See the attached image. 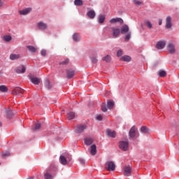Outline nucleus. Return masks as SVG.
Here are the masks:
<instances>
[{
    "label": "nucleus",
    "instance_id": "4468645a",
    "mask_svg": "<svg viewBox=\"0 0 179 179\" xmlns=\"http://www.w3.org/2000/svg\"><path fill=\"white\" fill-rule=\"evenodd\" d=\"M29 79L34 85H39L40 84V78H38L30 76Z\"/></svg>",
    "mask_w": 179,
    "mask_h": 179
},
{
    "label": "nucleus",
    "instance_id": "ddd939ff",
    "mask_svg": "<svg viewBox=\"0 0 179 179\" xmlns=\"http://www.w3.org/2000/svg\"><path fill=\"white\" fill-rule=\"evenodd\" d=\"M31 11V8H27L24 10H20L19 13L20 15H29Z\"/></svg>",
    "mask_w": 179,
    "mask_h": 179
},
{
    "label": "nucleus",
    "instance_id": "39448f33",
    "mask_svg": "<svg viewBox=\"0 0 179 179\" xmlns=\"http://www.w3.org/2000/svg\"><path fill=\"white\" fill-rule=\"evenodd\" d=\"M132 173V168H131V166H126L124 168V176H126L127 177H129V176H131Z\"/></svg>",
    "mask_w": 179,
    "mask_h": 179
},
{
    "label": "nucleus",
    "instance_id": "603ef678",
    "mask_svg": "<svg viewBox=\"0 0 179 179\" xmlns=\"http://www.w3.org/2000/svg\"><path fill=\"white\" fill-rule=\"evenodd\" d=\"M10 113H12V111H10V110H7L6 111V114L7 115H10Z\"/></svg>",
    "mask_w": 179,
    "mask_h": 179
},
{
    "label": "nucleus",
    "instance_id": "5701e85b",
    "mask_svg": "<svg viewBox=\"0 0 179 179\" xmlns=\"http://www.w3.org/2000/svg\"><path fill=\"white\" fill-rule=\"evenodd\" d=\"M120 61H124V62H131V57L128 55H124L120 57Z\"/></svg>",
    "mask_w": 179,
    "mask_h": 179
},
{
    "label": "nucleus",
    "instance_id": "2f4dec72",
    "mask_svg": "<svg viewBox=\"0 0 179 179\" xmlns=\"http://www.w3.org/2000/svg\"><path fill=\"white\" fill-rule=\"evenodd\" d=\"M85 143L87 146H90V145H92V143H93V140L92 138H85Z\"/></svg>",
    "mask_w": 179,
    "mask_h": 179
},
{
    "label": "nucleus",
    "instance_id": "b1692460",
    "mask_svg": "<svg viewBox=\"0 0 179 179\" xmlns=\"http://www.w3.org/2000/svg\"><path fill=\"white\" fill-rule=\"evenodd\" d=\"M19 58H20V55L11 54L10 55V59H11V61H15V59H19Z\"/></svg>",
    "mask_w": 179,
    "mask_h": 179
},
{
    "label": "nucleus",
    "instance_id": "9b49d317",
    "mask_svg": "<svg viewBox=\"0 0 179 179\" xmlns=\"http://www.w3.org/2000/svg\"><path fill=\"white\" fill-rule=\"evenodd\" d=\"M15 71L17 73H24L26 72V67L24 66H18Z\"/></svg>",
    "mask_w": 179,
    "mask_h": 179
},
{
    "label": "nucleus",
    "instance_id": "37998d69",
    "mask_svg": "<svg viewBox=\"0 0 179 179\" xmlns=\"http://www.w3.org/2000/svg\"><path fill=\"white\" fill-rule=\"evenodd\" d=\"M145 25H146L147 27H148L149 29H152V28H153V25L152 24V22H150V21H146V22H145Z\"/></svg>",
    "mask_w": 179,
    "mask_h": 179
},
{
    "label": "nucleus",
    "instance_id": "a18cd8bd",
    "mask_svg": "<svg viewBox=\"0 0 179 179\" xmlns=\"http://www.w3.org/2000/svg\"><path fill=\"white\" fill-rule=\"evenodd\" d=\"M91 61H92V64H97V57H92V58H91Z\"/></svg>",
    "mask_w": 179,
    "mask_h": 179
},
{
    "label": "nucleus",
    "instance_id": "6e6d98bb",
    "mask_svg": "<svg viewBox=\"0 0 179 179\" xmlns=\"http://www.w3.org/2000/svg\"><path fill=\"white\" fill-rule=\"evenodd\" d=\"M69 162H71L72 160V157H69Z\"/></svg>",
    "mask_w": 179,
    "mask_h": 179
},
{
    "label": "nucleus",
    "instance_id": "f704fd0d",
    "mask_svg": "<svg viewBox=\"0 0 179 179\" xmlns=\"http://www.w3.org/2000/svg\"><path fill=\"white\" fill-rule=\"evenodd\" d=\"M45 86L47 89H51L52 87V85L50 83V80H46L45 83Z\"/></svg>",
    "mask_w": 179,
    "mask_h": 179
},
{
    "label": "nucleus",
    "instance_id": "864d4df0",
    "mask_svg": "<svg viewBox=\"0 0 179 179\" xmlns=\"http://www.w3.org/2000/svg\"><path fill=\"white\" fill-rule=\"evenodd\" d=\"M80 163L81 164H85V159H80Z\"/></svg>",
    "mask_w": 179,
    "mask_h": 179
},
{
    "label": "nucleus",
    "instance_id": "c85d7f7f",
    "mask_svg": "<svg viewBox=\"0 0 179 179\" xmlns=\"http://www.w3.org/2000/svg\"><path fill=\"white\" fill-rule=\"evenodd\" d=\"M159 76H160V78H164V77L167 76V73L164 70H159Z\"/></svg>",
    "mask_w": 179,
    "mask_h": 179
},
{
    "label": "nucleus",
    "instance_id": "4d7b16f0",
    "mask_svg": "<svg viewBox=\"0 0 179 179\" xmlns=\"http://www.w3.org/2000/svg\"><path fill=\"white\" fill-rule=\"evenodd\" d=\"M0 127H2V122H0Z\"/></svg>",
    "mask_w": 179,
    "mask_h": 179
},
{
    "label": "nucleus",
    "instance_id": "c03bdc74",
    "mask_svg": "<svg viewBox=\"0 0 179 179\" xmlns=\"http://www.w3.org/2000/svg\"><path fill=\"white\" fill-rule=\"evenodd\" d=\"M131 38V32H128L125 36L124 41H129Z\"/></svg>",
    "mask_w": 179,
    "mask_h": 179
},
{
    "label": "nucleus",
    "instance_id": "c9c22d12",
    "mask_svg": "<svg viewBox=\"0 0 179 179\" xmlns=\"http://www.w3.org/2000/svg\"><path fill=\"white\" fill-rule=\"evenodd\" d=\"M41 128V124L36 123L34 127L33 128L34 131H38Z\"/></svg>",
    "mask_w": 179,
    "mask_h": 179
},
{
    "label": "nucleus",
    "instance_id": "a211bd4d",
    "mask_svg": "<svg viewBox=\"0 0 179 179\" xmlns=\"http://www.w3.org/2000/svg\"><path fill=\"white\" fill-rule=\"evenodd\" d=\"M106 135L110 138H115L117 133L115 131H111L110 129L106 130Z\"/></svg>",
    "mask_w": 179,
    "mask_h": 179
},
{
    "label": "nucleus",
    "instance_id": "aec40b11",
    "mask_svg": "<svg viewBox=\"0 0 179 179\" xmlns=\"http://www.w3.org/2000/svg\"><path fill=\"white\" fill-rule=\"evenodd\" d=\"M66 73H67L68 79H71V78H73V76H75V71H73V70H67Z\"/></svg>",
    "mask_w": 179,
    "mask_h": 179
},
{
    "label": "nucleus",
    "instance_id": "8fccbe9b",
    "mask_svg": "<svg viewBox=\"0 0 179 179\" xmlns=\"http://www.w3.org/2000/svg\"><path fill=\"white\" fill-rule=\"evenodd\" d=\"M2 156L3 157H6V156H9V152H3Z\"/></svg>",
    "mask_w": 179,
    "mask_h": 179
},
{
    "label": "nucleus",
    "instance_id": "393cba45",
    "mask_svg": "<svg viewBox=\"0 0 179 179\" xmlns=\"http://www.w3.org/2000/svg\"><path fill=\"white\" fill-rule=\"evenodd\" d=\"M75 112H69L67 113V119L69 120H73L75 118Z\"/></svg>",
    "mask_w": 179,
    "mask_h": 179
},
{
    "label": "nucleus",
    "instance_id": "ea45409f",
    "mask_svg": "<svg viewBox=\"0 0 179 179\" xmlns=\"http://www.w3.org/2000/svg\"><path fill=\"white\" fill-rule=\"evenodd\" d=\"M44 177H45V179H52V175L50 174L48 172L45 173Z\"/></svg>",
    "mask_w": 179,
    "mask_h": 179
},
{
    "label": "nucleus",
    "instance_id": "0eeeda50",
    "mask_svg": "<svg viewBox=\"0 0 179 179\" xmlns=\"http://www.w3.org/2000/svg\"><path fill=\"white\" fill-rule=\"evenodd\" d=\"M24 93V90L17 87H15L13 92H12V94H15L16 96H17V94H23Z\"/></svg>",
    "mask_w": 179,
    "mask_h": 179
},
{
    "label": "nucleus",
    "instance_id": "473e14b6",
    "mask_svg": "<svg viewBox=\"0 0 179 179\" xmlns=\"http://www.w3.org/2000/svg\"><path fill=\"white\" fill-rule=\"evenodd\" d=\"M102 60L106 61V62H111V56L108 55L106 57H103Z\"/></svg>",
    "mask_w": 179,
    "mask_h": 179
},
{
    "label": "nucleus",
    "instance_id": "e433bc0d",
    "mask_svg": "<svg viewBox=\"0 0 179 179\" xmlns=\"http://www.w3.org/2000/svg\"><path fill=\"white\" fill-rule=\"evenodd\" d=\"M57 166H55V164L50 165L49 171H57Z\"/></svg>",
    "mask_w": 179,
    "mask_h": 179
},
{
    "label": "nucleus",
    "instance_id": "de8ad7c7",
    "mask_svg": "<svg viewBox=\"0 0 179 179\" xmlns=\"http://www.w3.org/2000/svg\"><path fill=\"white\" fill-rule=\"evenodd\" d=\"M96 120H98V121H101L102 120H103V116L102 115H97L96 116Z\"/></svg>",
    "mask_w": 179,
    "mask_h": 179
},
{
    "label": "nucleus",
    "instance_id": "9d476101",
    "mask_svg": "<svg viewBox=\"0 0 179 179\" xmlns=\"http://www.w3.org/2000/svg\"><path fill=\"white\" fill-rule=\"evenodd\" d=\"M37 27L39 29V30H47V24L40 22L37 24Z\"/></svg>",
    "mask_w": 179,
    "mask_h": 179
},
{
    "label": "nucleus",
    "instance_id": "6e6552de",
    "mask_svg": "<svg viewBox=\"0 0 179 179\" xmlns=\"http://www.w3.org/2000/svg\"><path fill=\"white\" fill-rule=\"evenodd\" d=\"M121 34H127V33H129V27L128 25L124 24L120 29Z\"/></svg>",
    "mask_w": 179,
    "mask_h": 179
},
{
    "label": "nucleus",
    "instance_id": "20e7f679",
    "mask_svg": "<svg viewBox=\"0 0 179 179\" xmlns=\"http://www.w3.org/2000/svg\"><path fill=\"white\" fill-rule=\"evenodd\" d=\"M87 127L86 125L83 124H78L76 127V134H82V132H84V131L86 129Z\"/></svg>",
    "mask_w": 179,
    "mask_h": 179
},
{
    "label": "nucleus",
    "instance_id": "c756f323",
    "mask_svg": "<svg viewBox=\"0 0 179 179\" xmlns=\"http://www.w3.org/2000/svg\"><path fill=\"white\" fill-rule=\"evenodd\" d=\"M73 40L74 41H80V36H79V34H74L73 35Z\"/></svg>",
    "mask_w": 179,
    "mask_h": 179
},
{
    "label": "nucleus",
    "instance_id": "f257e3e1",
    "mask_svg": "<svg viewBox=\"0 0 179 179\" xmlns=\"http://www.w3.org/2000/svg\"><path fill=\"white\" fill-rule=\"evenodd\" d=\"M138 136H139V131H138V128H136L135 126H133L129 131V138H130V139H134V138H138Z\"/></svg>",
    "mask_w": 179,
    "mask_h": 179
},
{
    "label": "nucleus",
    "instance_id": "09e8293b",
    "mask_svg": "<svg viewBox=\"0 0 179 179\" xmlns=\"http://www.w3.org/2000/svg\"><path fill=\"white\" fill-rule=\"evenodd\" d=\"M41 54L43 57H45V55L47 54V52L45 50H41Z\"/></svg>",
    "mask_w": 179,
    "mask_h": 179
},
{
    "label": "nucleus",
    "instance_id": "5fc2aeb1",
    "mask_svg": "<svg viewBox=\"0 0 179 179\" xmlns=\"http://www.w3.org/2000/svg\"><path fill=\"white\" fill-rule=\"evenodd\" d=\"M162 23H163V20H159V25L162 26Z\"/></svg>",
    "mask_w": 179,
    "mask_h": 179
},
{
    "label": "nucleus",
    "instance_id": "2eb2a0df",
    "mask_svg": "<svg viewBox=\"0 0 179 179\" xmlns=\"http://www.w3.org/2000/svg\"><path fill=\"white\" fill-rule=\"evenodd\" d=\"M109 22L110 23H120V24L124 23V20L121 18H112Z\"/></svg>",
    "mask_w": 179,
    "mask_h": 179
},
{
    "label": "nucleus",
    "instance_id": "58836bf2",
    "mask_svg": "<svg viewBox=\"0 0 179 179\" xmlns=\"http://www.w3.org/2000/svg\"><path fill=\"white\" fill-rule=\"evenodd\" d=\"M101 110L103 111V113H107V105L106 103L102 104Z\"/></svg>",
    "mask_w": 179,
    "mask_h": 179
},
{
    "label": "nucleus",
    "instance_id": "a19ab883",
    "mask_svg": "<svg viewBox=\"0 0 179 179\" xmlns=\"http://www.w3.org/2000/svg\"><path fill=\"white\" fill-rule=\"evenodd\" d=\"M69 64V59H66L63 62L59 63V65H68Z\"/></svg>",
    "mask_w": 179,
    "mask_h": 179
},
{
    "label": "nucleus",
    "instance_id": "4c0bfd02",
    "mask_svg": "<svg viewBox=\"0 0 179 179\" xmlns=\"http://www.w3.org/2000/svg\"><path fill=\"white\" fill-rule=\"evenodd\" d=\"M74 5H76V6H82V5H83V1H75Z\"/></svg>",
    "mask_w": 179,
    "mask_h": 179
},
{
    "label": "nucleus",
    "instance_id": "72a5a7b5",
    "mask_svg": "<svg viewBox=\"0 0 179 179\" xmlns=\"http://www.w3.org/2000/svg\"><path fill=\"white\" fill-rule=\"evenodd\" d=\"M104 20H106V16L100 15L99 17V23H104Z\"/></svg>",
    "mask_w": 179,
    "mask_h": 179
},
{
    "label": "nucleus",
    "instance_id": "423d86ee",
    "mask_svg": "<svg viewBox=\"0 0 179 179\" xmlns=\"http://www.w3.org/2000/svg\"><path fill=\"white\" fill-rule=\"evenodd\" d=\"M112 32H113V36L115 38H117L118 36H120V34L121 33V29L120 28H115V27H112Z\"/></svg>",
    "mask_w": 179,
    "mask_h": 179
},
{
    "label": "nucleus",
    "instance_id": "79ce46f5",
    "mask_svg": "<svg viewBox=\"0 0 179 179\" xmlns=\"http://www.w3.org/2000/svg\"><path fill=\"white\" fill-rule=\"evenodd\" d=\"M7 90H8V87H6V86H5V85H1L0 86V92H5Z\"/></svg>",
    "mask_w": 179,
    "mask_h": 179
},
{
    "label": "nucleus",
    "instance_id": "3c124183",
    "mask_svg": "<svg viewBox=\"0 0 179 179\" xmlns=\"http://www.w3.org/2000/svg\"><path fill=\"white\" fill-rule=\"evenodd\" d=\"M6 5V3H5V2L0 1V8H2V6Z\"/></svg>",
    "mask_w": 179,
    "mask_h": 179
},
{
    "label": "nucleus",
    "instance_id": "dca6fc26",
    "mask_svg": "<svg viewBox=\"0 0 179 179\" xmlns=\"http://www.w3.org/2000/svg\"><path fill=\"white\" fill-rule=\"evenodd\" d=\"M59 162L63 166H66V164H68V159H66L65 156L61 155L59 157Z\"/></svg>",
    "mask_w": 179,
    "mask_h": 179
},
{
    "label": "nucleus",
    "instance_id": "f03ea898",
    "mask_svg": "<svg viewBox=\"0 0 179 179\" xmlns=\"http://www.w3.org/2000/svg\"><path fill=\"white\" fill-rule=\"evenodd\" d=\"M129 146V143H128V141H120L119 143L120 149H121V150H123L124 152H127V150H128Z\"/></svg>",
    "mask_w": 179,
    "mask_h": 179
},
{
    "label": "nucleus",
    "instance_id": "f8f14e48",
    "mask_svg": "<svg viewBox=\"0 0 179 179\" xmlns=\"http://www.w3.org/2000/svg\"><path fill=\"white\" fill-rule=\"evenodd\" d=\"M164 47H166V42L164 41H159L156 45V48H157V50H163Z\"/></svg>",
    "mask_w": 179,
    "mask_h": 179
},
{
    "label": "nucleus",
    "instance_id": "49530a36",
    "mask_svg": "<svg viewBox=\"0 0 179 179\" xmlns=\"http://www.w3.org/2000/svg\"><path fill=\"white\" fill-rule=\"evenodd\" d=\"M122 54H123L122 50H117V57H121V55H122Z\"/></svg>",
    "mask_w": 179,
    "mask_h": 179
},
{
    "label": "nucleus",
    "instance_id": "f3484780",
    "mask_svg": "<svg viewBox=\"0 0 179 179\" xmlns=\"http://www.w3.org/2000/svg\"><path fill=\"white\" fill-rule=\"evenodd\" d=\"M166 28L171 29V17L168 16L166 19Z\"/></svg>",
    "mask_w": 179,
    "mask_h": 179
},
{
    "label": "nucleus",
    "instance_id": "7ed1b4c3",
    "mask_svg": "<svg viewBox=\"0 0 179 179\" xmlns=\"http://www.w3.org/2000/svg\"><path fill=\"white\" fill-rule=\"evenodd\" d=\"M106 169L108 171H114L115 170V164L111 161H108L106 164Z\"/></svg>",
    "mask_w": 179,
    "mask_h": 179
},
{
    "label": "nucleus",
    "instance_id": "7c9ffc66",
    "mask_svg": "<svg viewBox=\"0 0 179 179\" xmlns=\"http://www.w3.org/2000/svg\"><path fill=\"white\" fill-rule=\"evenodd\" d=\"M3 40H4V41H6V43H9V41H12V36H10L9 35L4 36L3 37Z\"/></svg>",
    "mask_w": 179,
    "mask_h": 179
},
{
    "label": "nucleus",
    "instance_id": "412c9836",
    "mask_svg": "<svg viewBox=\"0 0 179 179\" xmlns=\"http://www.w3.org/2000/svg\"><path fill=\"white\" fill-rule=\"evenodd\" d=\"M96 153H97V148L96 147V145H91L90 154L92 156H95Z\"/></svg>",
    "mask_w": 179,
    "mask_h": 179
},
{
    "label": "nucleus",
    "instance_id": "cd10ccee",
    "mask_svg": "<svg viewBox=\"0 0 179 179\" xmlns=\"http://www.w3.org/2000/svg\"><path fill=\"white\" fill-rule=\"evenodd\" d=\"M27 48L30 52H36L37 51V49L33 45H27Z\"/></svg>",
    "mask_w": 179,
    "mask_h": 179
},
{
    "label": "nucleus",
    "instance_id": "bb28decb",
    "mask_svg": "<svg viewBox=\"0 0 179 179\" xmlns=\"http://www.w3.org/2000/svg\"><path fill=\"white\" fill-rule=\"evenodd\" d=\"M133 3L137 6V8H142L143 6V2L141 1H134Z\"/></svg>",
    "mask_w": 179,
    "mask_h": 179
},
{
    "label": "nucleus",
    "instance_id": "a878e982",
    "mask_svg": "<svg viewBox=\"0 0 179 179\" xmlns=\"http://www.w3.org/2000/svg\"><path fill=\"white\" fill-rule=\"evenodd\" d=\"M140 131L143 134H149V129L146 126H142L140 129Z\"/></svg>",
    "mask_w": 179,
    "mask_h": 179
},
{
    "label": "nucleus",
    "instance_id": "6ab92c4d",
    "mask_svg": "<svg viewBox=\"0 0 179 179\" xmlns=\"http://www.w3.org/2000/svg\"><path fill=\"white\" fill-rule=\"evenodd\" d=\"M87 16L90 19H94V17H96V12H94V10H91L87 12Z\"/></svg>",
    "mask_w": 179,
    "mask_h": 179
},
{
    "label": "nucleus",
    "instance_id": "4be33fe9",
    "mask_svg": "<svg viewBox=\"0 0 179 179\" xmlns=\"http://www.w3.org/2000/svg\"><path fill=\"white\" fill-rule=\"evenodd\" d=\"M107 107L109 110H113V108H114V101L108 100L107 102Z\"/></svg>",
    "mask_w": 179,
    "mask_h": 179
},
{
    "label": "nucleus",
    "instance_id": "13d9d810",
    "mask_svg": "<svg viewBox=\"0 0 179 179\" xmlns=\"http://www.w3.org/2000/svg\"><path fill=\"white\" fill-rule=\"evenodd\" d=\"M75 1H80V0H75Z\"/></svg>",
    "mask_w": 179,
    "mask_h": 179
},
{
    "label": "nucleus",
    "instance_id": "1a4fd4ad",
    "mask_svg": "<svg viewBox=\"0 0 179 179\" xmlns=\"http://www.w3.org/2000/svg\"><path fill=\"white\" fill-rule=\"evenodd\" d=\"M167 50L170 54H174V52H176V48L174 44L169 43L167 45Z\"/></svg>",
    "mask_w": 179,
    "mask_h": 179
}]
</instances>
